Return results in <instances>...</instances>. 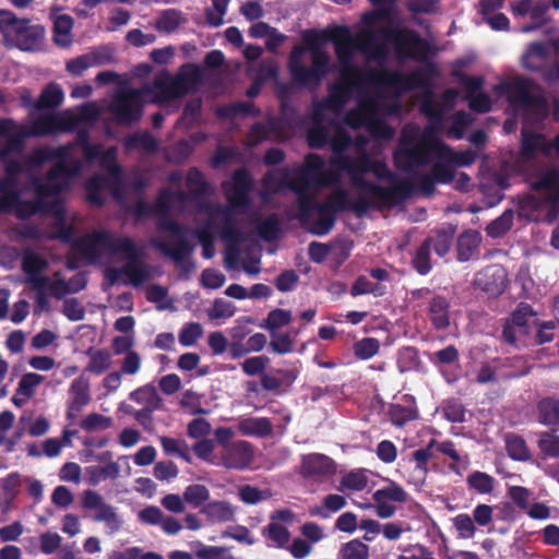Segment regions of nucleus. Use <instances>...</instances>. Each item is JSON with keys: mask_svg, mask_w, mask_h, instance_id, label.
Wrapping results in <instances>:
<instances>
[{"mask_svg": "<svg viewBox=\"0 0 559 559\" xmlns=\"http://www.w3.org/2000/svg\"><path fill=\"white\" fill-rule=\"evenodd\" d=\"M75 118L72 110L41 114L37 117L29 116L28 120L21 124L23 142L27 138L71 131L75 128Z\"/></svg>", "mask_w": 559, "mask_h": 559, "instance_id": "nucleus-11", "label": "nucleus"}, {"mask_svg": "<svg viewBox=\"0 0 559 559\" xmlns=\"http://www.w3.org/2000/svg\"><path fill=\"white\" fill-rule=\"evenodd\" d=\"M36 282V289L38 293L37 302L40 307H45V294H50L56 298H62L68 294H74L83 289L86 285V278L83 274H76L70 281H66L61 273L56 272L52 276H45L41 282Z\"/></svg>", "mask_w": 559, "mask_h": 559, "instance_id": "nucleus-13", "label": "nucleus"}, {"mask_svg": "<svg viewBox=\"0 0 559 559\" xmlns=\"http://www.w3.org/2000/svg\"><path fill=\"white\" fill-rule=\"evenodd\" d=\"M368 485L367 473L362 469L352 471L345 474L340 483L342 491H361Z\"/></svg>", "mask_w": 559, "mask_h": 559, "instance_id": "nucleus-36", "label": "nucleus"}, {"mask_svg": "<svg viewBox=\"0 0 559 559\" xmlns=\"http://www.w3.org/2000/svg\"><path fill=\"white\" fill-rule=\"evenodd\" d=\"M238 495L240 500L247 504H255L270 497L269 491H262L249 485L241 487Z\"/></svg>", "mask_w": 559, "mask_h": 559, "instance_id": "nucleus-62", "label": "nucleus"}, {"mask_svg": "<svg viewBox=\"0 0 559 559\" xmlns=\"http://www.w3.org/2000/svg\"><path fill=\"white\" fill-rule=\"evenodd\" d=\"M180 406L183 407L190 415L209 414V411L202 406V396L191 390H187L182 393L180 399Z\"/></svg>", "mask_w": 559, "mask_h": 559, "instance_id": "nucleus-45", "label": "nucleus"}, {"mask_svg": "<svg viewBox=\"0 0 559 559\" xmlns=\"http://www.w3.org/2000/svg\"><path fill=\"white\" fill-rule=\"evenodd\" d=\"M430 319L438 329H444L449 325L448 304L441 297L433 298L430 302Z\"/></svg>", "mask_w": 559, "mask_h": 559, "instance_id": "nucleus-37", "label": "nucleus"}, {"mask_svg": "<svg viewBox=\"0 0 559 559\" xmlns=\"http://www.w3.org/2000/svg\"><path fill=\"white\" fill-rule=\"evenodd\" d=\"M64 94L58 84L51 83L41 92L38 100L35 103L36 109L55 108L61 105Z\"/></svg>", "mask_w": 559, "mask_h": 559, "instance_id": "nucleus-31", "label": "nucleus"}, {"mask_svg": "<svg viewBox=\"0 0 559 559\" xmlns=\"http://www.w3.org/2000/svg\"><path fill=\"white\" fill-rule=\"evenodd\" d=\"M203 329L201 324L192 322L183 326L179 333V342L183 346L193 345L202 335Z\"/></svg>", "mask_w": 559, "mask_h": 559, "instance_id": "nucleus-63", "label": "nucleus"}, {"mask_svg": "<svg viewBox=\"0 0 559 559\" xmlns=\"http://www.w3.org/2000/svg\"><path fill=\"white\" fill-rule=\"evenodd\" d=\"M236 312V307L224 299H216L209 311V317L213 320L231 318Z\"/></svg>", "mask_w": 559, "mask_h": 559, "instance_id": "nucleus-57", "label": "nucleus"}, {"mask_svg": "<svg viewBox=\"0 0 559 559\" xmlns=\"http://www.w3.org/2000/svg\"><path fill=\"white\" fill-rule=\"evenodd\" d=\"M195 556L199 559H234L226 547L205 546L201 543H197Z\"/></svg>", "mask_w": 559, "mask_h": 559, "instance_id": "nucleus-50", "label": "nucleus"}, {"mask_svg": "<svg viewBox=\"0 0 559 559\" xmlns=\"http://www.w3.org/2000/svg\"><path fill=\"white\" fill-rule=\"evenodd\" d=\"M112 365L111 354L107 350H95L90 353V362L86 370L100 374L108 370Z\"/></svg>", "mask_w": 559, "mask_h": 559, "instance_id": "nucleus-41", "label": "nucleus"}, {"mask_svg": "<svg viewBox=\"0 0 559 559\" xmlns=\"http://www.w3.org/2000/svg\"><path fill=\"white\" fill-rule=\"evenodd\" d=\"M0 32L7 46L23 51L39 50L45 37V28L41 25L19 19L9 10H0Z\"/></svg>", "mask_w": 559, "mask_h": 559, "instance_id": "nucleus-10", "label": "nucleus"}, {"mask_svg": "<svg viewBox=\"0 0 559 559\" xmlns=\"http://www.w3.org/2000/svg\"><path fill=\"white\" fill-rule=\"evenodd\" d=\"M292 321V312L283 309L272 310L261 328L267 330L270 333L277 332L278 329L289 324Z\"/></svg>", "mask_w": 559, "mask_h": 559, "instance_id": "nucleus-43", "label": "nucleus"}, {"mask_svg": "<svg viewBox=\"0 0 559 559\" xmlns=\"http://www.w3.org/2000/svg\"><path fill=\"white\" fill-rule=\"evenodd\" d=\"M305 45L296 46L289 57L294 80L302 85H317L330 70V56L321 47L318 37L307 33Z\"/></svg>", "mask_w": 559, "mask_h": 559, "instance_id": "nucleus-7", "label": "nucleus"}, {"mask_svg": "<svg viewBox=\"0 0 559 559\" xmlns=\"http://www.w3.org/2000/svg\"><path fill=\"white\" fill-rule=\"evenodd\" d=\"M369 547L359 539L345 543L338 552L337 559H368Z\"/></svg>", "mask_w": 559, "mask_h": 559, "instance_id": "nucleus-38", "label": "nucleus"}, {"mask_svg": "<svg viewBox=\"0 0 559 559\" xmlns=\"http://www.w3.org/2000/svg\"><path fill=\"white\" fill-rule=\"evenodd\" d=\"M531 185L533 192L524 200L521 215L537 221L542 217V212L546 210V219L552 222L558 213L559 173L551 169L543 170L531 179Z\"/></svg>", "mask_w": 559, "mask_h": 559, "instance_id": "nucleus-8", "label": "nucleus"}, {"mask_svg": "<svg viewBox=\"0 0 559 559\" xmlns=\"http://www.w3.org/2000/svg\"><path fill=\"white\" fill-rule=\"evenodd\" d=\"M199 73L194 67H183L173 76L160 73L154 81L153 88L122 87L115 95L109 108L114 118L120 123H130L140 119L145 103L164 104L183 96L198 81Z\"/></svg>", "mask_w": 559, "mask_h": 559, "instance_id": "nucleus-6", "label": "nucleus"}, {"mask_svg": "<svg viewBox=\"0 0 559 559\" xmlns=\"http://www.w3.org/2000/svg\"><path fill=\"white\" fill-rule=\"evenodd\" d=\"M120 475V466L109 462L105 466L91 465L85 468V478L90 485L96 486L106 479H116Z\"/></svg>", "mask_w": 559, "mask_h": 559, "instance_id": "nucleus-27", "label": "nucleus"}, {"mask_svg": "<svg viewBox=\"0 0 559 559\" xmlns=\"http://www.w3.org/2000/svg\"><path fill=\"white\" fill-rule=\"evenodd\" d=\"M540 421L547 426L559 427V400L545 399L538 404Z\"/></svg>", "mask_w": 559, "mask_h": 559, "instance_id": "nucleus-33", "label": "nucleus"}, {"mask_svg": "<svg viewBox=\"0 0 559 559\" xmlns=\"http://www.w3.org/2000/svg\"><path fill=\"white\" fill-rule=\"evenodd\" d=\"M162 233L170 236L169 241L154 239V245L163 252L170 255L176 261H182L192 251L190 246L185 241V233L180 226L173 221L163 217L158 223Z\"/></svg>", "mask_w": 559, "mask_h": 559, "instance_id": "nucleus-14", "label": "nucleus"}, {"mask_svg": "<svg viewBox=\"0 0 559 559\" xmlns=\"http://www.w3.org/2000/svg\"><path fill=\"white\" fill-rule=\"evenodd\" d=\"M253 459V448L249 442L241 440L221 450L218 466L227 469H245L251 465Z\"/></svg>", "mask_w": 559, "mask_h": 559, "instance_id": "nucleus-15", "label": "nucleus"}, {"mask_svg": "<svg viewBox=\"0 0 559 559\" xmlns=\"http://www.w3.org/2000/svg\"><path fill=\"white\" fill-rule=\"evenodd\" d=\"M345 506V497L337 493H331L324 497L322 506L311 509V514L326 519L330 518L331 513L342 510Z\"/></svg>", "mask_w": 559, "mask_h": 559, "instance_id": "nucleus-32", "label": "nucleus"}, {"mask_svg": "<svg viewBox=\"0 0 559 559\" xmlns=\"http://www.w3.org/2000/svg\"><path fill=\"white\" fill-rule=\"evenodd\" d=\"M82 152L85 157V163H94L97 160L109 176L108 179L102 176H95L87 182L86 192L88 200L92 203L100 204L103 202V192L107 189L118 197L121 173L116 164V148L104 151L102 146H92L82 141Z\"/></svg>", "mask_w": 559, "mask_h": 559, "instance_id": "nucleus-9", "label": "nucleus"}, {"mask_svg": "<svg viewBox=\"0 0 559 559\" xmlns=\"http://www.w3.org/2000/svg\"><path fill=\"white\" fill-rule=\"evenodd\" d=\"M506 280V271L499 265H492L479 272L474 284L490 296H497L504 289Z\"/></svg>", "mask_w": 559, "mask_h": 559, "instance_id": "nucleus-17", "label": "nucleus"}, {"mask_svg": "<svg viewBox=\"0 0 559 559\" xmlns=\"http://www.w3.org/2000/svg\"><path fill=\"white\" fill-rule=\"evenodd\" d=\"M431 249V240H427L416 252L415 258L413 260L415 269L420 274H427L430 269L431 264L429 261V252Z\"/></svg>", "mask_w": 559, "mask_h": 559, "instance_id": "nucleus-56", "label": "nucleus"}, {"mask_svg": "<svg viewBox=\"0 0 559 559\" xmlns=\"http://www.w3.org/2000/svg\"><path fill=\"white\" fill-rule=\"evenodd\" d=\"M47 267V261L33 252L25 253L23 258V270L27 276V282L36 289V282H41L46 275L43 274Z\"/></svg>", "mask_w": 559, "mask_h": 559, "instance_id": "nucleus-25", "label": "nucleus"}, {"mask_svg": "<svg viewBox=\"0 0 559 559\" xmlns=\"http://www.w3.org/2000/svg\"><path fill=\"white\" fill-rule=\"evenodd\" d=\"M76 251L88 262L122 263L121 267L108 265L105 277L110 285L116 283L139 286L153 276L152 270L140 259V252L129 238L116 237L107 230L95 229L75 243Z\"/></svg>", "mask_w": 559, "mask_h": 559, "instance_id": "nucleus-5", "label": "nucleus"}, {"mask_svg": "<svg viewBox=\"0 0 559 559\" xmlns=\"http://www.w3.org/2000/svg\"><path fill=\"white\" fill-rule=\"evenodd\" d=\"M43 381L44 377L38 373H25L22 376L17 383V392L20 395H23L31 400L36 394V390Z\"/></svg>", "mask_w": 559, "mask_h": 559, "instance_id": "nucleus-46", "label": "nucleus"}, {"mask_svg": "<svg viewBox=\"0 0 559 559\" xmlns=\"http://www.w3.org/2000/svg\"><path fill=\"white\" fill-rule=\"evenodd\" d=\"M38 539L39 548L45 555H51L56 552L62 544V537L57 532L52 531H46L41 533Z\"/></svg>", "mask_w": 559, "mask_h": 559, "instance_id": "nucleus-54", "label": "nucleus"}, {"mask_svg": "<svg viewBox=\"0 0 559 559\" xmlns=\"http://www.w3.org/2000/svg\"><path fill=\"white\" fill-rule=\"evenodd\" d=\"M401 90L392 95V98L400 99V96L407 92H414L415 96L421 97L420 109L429 118L430 124L420 130L415 124L406 126L402 131L399 148L395 152L396 166L409 173L414 183H417V176L423 169L432 164L430 177L438 182H449L454 175V167L468 166L475 160V153L472 151L453 152L438 138L437 132L442 128L445 109L453 106L457 92L449 90L443 94L442 104L432 99L427 80L420 72H413L407 75L399 73Z\"/></svg>", "mask_w": 559, "mask_h": 559, "instance_id": "nucleus-3", "label": "nucleus"}, {"mask_svg": "<svg viewBox=\"0 0 559 559\" xmlns=\"http://www.w3.org/2000/svg\"><path fill=\"white\" fill-rule=\"evenodd\" d=\"M533 311L528 305H521L508 321L503 335L509 342H514L515 336L525 335L528 332L531 321H533Z\"/></svg>", "mask_w": 559, "mask_h": 559, "instance_id": "nucleus-19", "label": "nucleus"}, {"mask_svg": "<svg viewBox=\"0 0 559 559\" xmlns=\"http://www.w3.org/2000/svg\"><path fill=\"white\" fill-rule=\"evenodd\" d=\"M480 243V235L477 231L468 230L463 233L457 242L459 259L467 261Z\"/></svg>", "mask_w": 559, "mask_h": 559, "instance_id": "nucleus-35", "label": "nucleus"}, {"mask_svg": "<svg viewBox=\"0 0 559 559\" xmlns=\"http://www.w3.org/2000/svg\"><path fill=\"white\" fill-rule=\"evenodd\" d=\"M379 17V13H366L355 35L343 28L333 36L340 79L330 88L328 99L316 106L308 134L311 147L331 145V167L326 169L323 158L312 154L304 166L274 169L263 179L262 200L267 201L284 187L292 189L298 194L300 219L317 235L331 230L337 211L365 212L370 206L389 205L402 190L386 164L370 157L367 140L359 135L353 140L345 129L365 127L373 138L390 140L394 130L383 119L402 112L400 99L392 98L401 90L399 73L362 70L356 64V55L360 52L367 61L382 63L389 41L394 43L401 56L417 57L423 51L415 32L381 28Z\"/></svg>", "mask_w": 559, "mask_h": 559, "instance_id": "nucleus-1", "label": "nucleus"}, {"mask_svg": "<svg viewBox=\"0 0 559 559\" xmlns=\"http://www.w3.org/2000/svg\"><path fill=\"white\" fill-rule=\"evenodd\" d=\"M163 450L170 455H178L183 457L186 461H189L187 449L188 445L185 441L168 437L159 438Z\"/></svg>", "mask_w": 559, "mask_h": 559, "instance_id": "nucleus-55", "label": "nucleus"}, {"mask_svg": "<svg viewBox=\"0 0 559 559\" xmlns=\"http://www.w3.org/2000/svg\"><path fill=\"white\" fill-rule=\"evenodd\" d=\"M186 195L183 193H174L163 191L157 200L155 211L164 216L167 212L173 210L176 205H182Z\"/></svg>", "mask_w": 559, "mask_h": 559, "instance_id": "nucleus-47", "label": "nucleus"}, {"mask_svg": "<svg viewBox=\"0 0 559 559\" xmlns=\"http://www.w3.org/2000/svg\"><path fill=\"white\" fill-rule=\"evenodd\" d=\"M210 432L211 424L204 418H195L187 427V433L192 439H205Z\"/></svg>", "mask_w": 559, "mask_h": 559, "instance_id": "nucleus-64", "label": "nucleus"}, {"mask_svg": "<svg viewBox=\"0 0 559 559\" xmlns=\"http://www.w3.org/2000/svg\"><path fill=\"white\" fill-rule=\"evenodd\" d=\"M94 520L105 523L108 534L116 533L123 524L122 519L118 515L116 509L110 504H108L99 513H95Z\"/></svg>", "mask_w": 559, "mask_h": 559, "instance_id": "nucleus-44", "label": "nucleus"}, {"mask_svg": "<svg viewBox=\"0 0 559 559\" xmlns=\"http://www.w3.org/2000/svg\"><path fill=\"white\" fill-rule=\"evenodd\" d=\"M392 423L395 426H403L405 423L411 421L417 417L416 409L414 407H403L395 404L390 411Z\"/></svg>", "mask_w": 559, "mask_h": 559, "instance_id": "nucleus-61", "label": "nucleus"}, {"mask_svg": "<svg viewBox=\"0 0 559 559\" xmlns=\"http://www.w3.org/2000/svg\"><path fill=\"white\" fill-rule=\"evenodd\" d=\"M249 35L253 38H262L270 51H275L285 40L286 35L280 33L267 23L257 22L249 28Z\"/></svg>", "mask_w": 559, "mask_h": 559, "instance_id": "nucleus-24", "label": "nucleus"}, {"mask_svg": "<svg viewBox=\"0 0 559 559\" xmlns=\"http://www.w3.org/2000/svg\"><path fill=\"white\" fill-rule=\"evenodd\" d=\"M300 468L304 476L319 479L330 477L336 472L335 463L326 455L319 453L304 456Z\"/></svg>", "mask_w": 559, "mask_h": 559, "instance_id": "nucleus-18", "label": "nucleus"}, {"mask_svg": "<svg viewBox=\"0 0 559 559\" xmlns=\"http://www.w3.org/2000/svg\"><path fill=\"white\" fill-rule=\"evenodd\" d=\"M69 395L68 415L73 417L91 401L88 380L83 377L73 380L69 389Z\"/></svg>", "mask_w": 559, "mask_h": 559, "instance_id": "nucleus-23", "label": "nucleus"}, {"mask_svg": "<svg viewBox=\"0 0 559 559\" xmlns=\"http://www.w3.org/2000/svg\"><path fill=\"white\" fill-rule=\"evenodd\" d=\"M183 499L186 503L198 508L209 502L210 490L206 486L201 484H192L186 487L183 491Z\"/></svg>", "mask_w": 559, "mask_h": 559, "instance_id": "nucleus-39", "label": "nucleus"}, {"mask_svg": "<svg viewBox=\"0 0 559 559\" xmlns=\"http://www.w3.org/2000/svg\"><path fill=\"white\" fill-rule=\"evenodd\" d=\"M225 282V275L215 269H205L201 274V284L207 289L221 288Z\"/></svg>", "mask_w": 559, "mask_h": 559, "instance_id": "nucleus-58", "label": "nucleus"}, {"mask_svg": "<svg viewBox=\"0 0 559 559\" xmlns=\"http://www.w3.org/2000/svg\"><path fill=\"white\" fill-rule=\"evenodd\" d=\"M0 158L5 162V177L0 180V211L12 212L19 218H28L40 212L50 215L53 227L50 237L69 241L73 236L75 217L63 205L62 192L71 179L83 169L76 159V145L41 146L24 162H10L12 152H21V124L0 119Z\"/></svg>", "mask_w": 559, "mask_h": 559, "instance_id": "nucleus-2", "label": "nucleus"}, {"mask_svg": "<svg viewBox=\"0 0 559 559\" xmlns=\"http://www.w3.org/2000/svg\"><path fill=\"white\" fill-rule=\"evenodd\" d=\"M252 189V179L245 170H237L233 178L224 183V191L228 201L227 207L204 206L199 215L205 223L195 230L203 247V257L211 259L215 255L213 241L221 235L226 242L224 264L227 270L242 269L247 274L255 275L260 272V258L254 247H250L245 255L239 249L242 235L236 229L238 216L245 214L249 207V193Z\"/></svg>", "mask_w": 559, "mask_h": 559, "instance_id": "nucleus-4", "label": "nucleus"}, {"mask_svg": "<svg viewBox=\"0 0 559 559\" xmlns=\"http://www.w3.org/2000/svg\"><path fill=\"white\" fill-rule=\"evenodd\" d=\"M469 488L479 493H489L493 489V478L483 472H474L467 477Z\"/></svg>", "mask_w": 559, "mask_h": 559, "instance_id": "nucleus-51", "label": "nucleus"}, {"mask_svg": "<svg viewBox=\"0 0 559 559\" xmlns=\"http://www.w3.org/2000/svg\"><path fill=\"white\" fill-rule=\"evenodd\" d=\"M493 91L499 96H506L511 105L522 107L526 115L536 112L539 119L546 112V108L543 104L531 100L530 81L524 78L518 76L512 80L503 81L496 85Z\"/></svg>", "mask_w": 559, "mask_h": 559, "instance_id": "nucleus-12", "label": "nucleus"}, {"mask_svg": "<svg viewBox=\"0 0 559 559\" xmlns=\"http://www.w3.org/2000/svg\"><path fill=\"white\" fill-rule=\"evenodd\" d=\"M253 223L262 238L267 240L275 238L278 231V221L274 215L269 216L261 222L253 219Z\"/></svg>", "mask_w": 559, "mask_h": 559, "instance_id": "nucleus-59", "label": "nucleus"}, {"mask_svg": "<svg viewBox=\"0 0 559 559\" xmlns=\"http://www.w3.org/2000/svg\"><path fill=\"white\" fill-rule=\"evenodd\" d=\"M506 448L509 456L516 461H526L530 459V451L525 441L516 435L506 436Z\"/></svg>", "mask_w": 559, "mask_h": 559, "instance_id": "nucleus-40", "label": "nucleus"}, {"mask_svg": "<svg viewBox=\"0 0 559 559\" xmlns=\"http://www.w3.org/2000/svg\"><path fill=\"white\" fill-rule=\"evenodd\" d=\"M193 451L195 455L214 466H218L219 454H215V444L211 439H201L193 444Z\"/></svg>", "mask_w": 559, "mask_h": 559, "instance_id": "nucleus-42", "label": "nucleus"}, {"mask_svg": "<svg viewBox=\"0 0 559 559\" xmlns=\"http://www.w3.org/2000/svg\"><path fill=\"white\" fill-rule=\"evenodd\" d=\"M549 9V3L544 0H513L510 10L514 16H530L533 21L542 24Z\"/></svg>", "mask_w": 559, "mask_h": 559, "instance_id": "nucleus-22", "label": "nucleus"}, {"mask_svg": "<svg viewBox=\"0 0 559 559\" xmlns=\"http://www.w3.org/2000/svg\"><path fill=\"white\" fill-rule=\"evenodd\" d=\"M380 348V343L373 337H365L354 344V353L357 358L367 360L372 358Z\"/></svg>", "mask_w": 559, "mask_h": 559, "instance_id": "nucleus-49", "label": "nucleus"}, {"mask_svg": "<svg viewBox=\"0 0 559 559\" xmlns=\"http://www.w3.org/2000/svg\"><path fill=\"white\" fill-rule=\"evenodd\" d=\"M73 19L68 14H59L53 20V39L61 47L72 43Z\"/></svg>", "mask_w": 559, "mask_h": 559, "instance_id": "nucleus-30", "label": "nucleus"}, {"mask_svg": "<svg viewBox=\"0 0 559 559\" xmlns=\"http://www.w3.org/2000/svg\"><path fill=\"white\" fill-rule=\"evenodd\" d=\"M452 522L460 538L469 539L475 536L476 527L469 515L459 514L453 518Z\"/></svg>", "mask_w": 559, "mask_h": 559, "instance_id": "nucleus-53", "label": "nucleus"}, {"mask_svg": "<svg viewBox=\"0 0 559 559\" xmlns=\"http://www.w3.org/2000/svg\"><path fill=\"white\" fill-rule=\"evenodd\" d=\"M462 85L467 93L469 107L478 112H486L491 108V100L488 95L478 93L484 85L480 76H466L462 80Z\"/></svg>", "mask_w": 559, "mask_h": 559, "instance_id": "nucleus-21", "label": "nucleus"}, {"mask_svg": "<svg viewBox=\"0 0 559 559\" xmlns=\"http://www.w3.org/2000/svg\"><path fill=\"white\" fill-rule=\"evenodd\" d=\"M262 535L269 547L286 548L290 540L288 527L271 522L263 527Z\"/></svg>", "mask_w": 559, "mask_h": 559, "instance_id": "nucleus-28", "label": "nucleus"}, {"mask_svg": "<svg viewBox=\"0 0 559 559\" xmlns=\"http://www.w3.org/2000/svg\"><path fill=\"white\" fill-rule=\"evenodd\" d=\"M75 115V128L81 122H92L99 115V108L95 103L84 104L75 109H71Z\"/></svg>", "mask_w": 559, "mask_h": 559, "instance_id": "nucleus-60", "label": "nucleus"}, {"mask_svg": "<svg viewBox=\"0 0 559 559\" xmlns=\"http://www.w3.org/2000/svg\"><path fill=\"white\" fill-rule=\"evenodd\" d=\"M545 58V46L532 44L523 56V64L527 69L536 70Z\"/></svg>", "mask_w": 559, "mask_h": 559, "instance_id": "nucleus-52", "label": "nucleus"}, {"mask_svg": "<svg viewBox=\"0 0 559 559\" xmlns=\"http://www.w3.org/2000/svg\"><path fill=\"white\" fill-rule=\"evenodd\" d=\"M130 399L145 411L153 412L160 407L162 399L153 385H144L130 393Z\"/></svg>", "mask_w": 559, "mask_h": 559, "instance_id": "nucleus-29", "label": "nucleus"}, {"mask_svg": "<svg viewBox=\"0 0 559 559\" xmlns=\"http://www.w3.org/2000/svg\"><path fill=\"white\" fill-rule=\"evenodd\" d=\"M183 22L181 13L175 9L163 11L155 21V28L162 33L176 31Z\"/></svg>", "mask_w": 559, "mask_h": 559, "instance_id": "nucleus-34", "label": "nucleus"}, {"mask_svg": "<svg viewBox=\"0 0 559 559\" xmlns=\"http://www.w3.org/2000/svg\"><path fill=\"white\" fill-rule=\"evenodd\" d=\"M200 513L211 525L223 524L235 520L236 508L226 500H213L205 503Z\"/></svg>", "mask_w": 559, "mask_h": 559, "instance_id": "nucleus-20", "label": "nucleus"}, {"mask_svg": "<svg viewBox=\"0 0 559 559\" xmlns=\"http://www.w3.org/2000/svg\"><path fill=\"white\" fill-rule=\"evenodd\" d=\"M527 124L528 119L526 118L522 130V156L524 159L534 158L539 153L550 155L554 150L559 154V135L556 138L555 143H551L543 135L532 133Z\"/></svg>", "mask_w": 559, "mask_h": 559, "instance_id": "nucleus-16", "label": "nucleus"}, {"mask_svg": "<svg viewBox=\"0 0 559 559\" xmlns=\"http://www.w3.org/2000/svg\"><path fill=\"white\" fill-rule=\"evenodd\" d=\"M374 501H394V502H404L407 499V493L405 490L397 484L391 483L389 486L378 489L373 496Z\"/></svg>", "mask_w": 559, "mask_h": 559, "instance_id": "nucleus-48", "label": "nucleus"}, {"mask_svg": "<svg viewBox=\"0 0 559 559\" xmlns=\"http://www.w3.org/2000/svg\"><path fill=\"white\" fill-rule=\"evenodd\" d=\"M238 429L245 436L265 437L272 432L273 426L267 418L249 417L239 420Z\"/></svg>", "mask_w": 559, "mask_h": 559, "instance_id": "nucleus-26", "label": "nucleus"}]
</instances>
